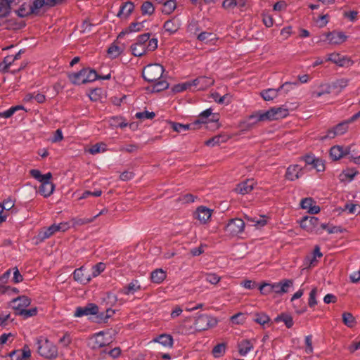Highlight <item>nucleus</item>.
<instances>
[{
	"label": "nucleus",
	"mask_w": 360,
	"mask_h": 360,
	"mask_svg": "<svg viewBox=\"0 0 360 360\" xmlns=\"http://www.w3.org/2000/svg\"><path fill=\"white\" fill-rule=\"evenodd\" d=\"M166 278V272L162 269H157L151 273L150 278L153 283H160Z\"/></svg>",
	"instance_id": "32"
},
{
	"label": "nucleus",
	"mask_w": 360,
	"mask_h": 360,
	"mask_svg": "<svg viewBox=\"0 0 360 360\" xmlns=\"http://www.w3.org/2000/svg\"><path fill=\"white\" fill-rule=\"evenodd\" d=\"M68 78L73 84L81 85L96 81L98 75L93 69L83 68L77 72L69 74Z\"/></svg>",
	"instance_id": "7"
},
{
	"label": "nucleus",
	"mask_w": 360,
	"mask_h": 360,
	"mask_svg": "<svg viewBox=\"0 0 360 360\" xmlns=\"http://www.w3.org/2000/svg\"><path fill=\"white\" fill-rule=\"evenodd\" d=\"M192 86H193V81H188L174 85L172 87V91L175 93H179L185 90L189 89Z\"/></svg>",
	"instance_id": "43"
},
{
	"label": "nucleus",
	"mask_w": 360,
	"mask_h": 360,
	"mask_svg": "<svg viewBox=\"0 0 360 360\" xmlns=\"http://www.w3.org/2000/svg\"><path fill=\"white\" fill-rule=\"evenodd\" d=\"M141 12L143 15H152L155 11L153 4L148 1H144L141 7Z\"/></svg>",
	"instance_id": "45"
},
{
	"label": "nucleus",
	"mask_w": 360,
	"mask_h": 360,
	"mask_svg": "<svg viewBox=\"0 0 360 360\" xmlns=\"http://www.w3.org/2000/svg\"><path fill=\"white\" fill-rule=\"evenodd\" d=\"M37 352L46 359H54L58 355L56 346L49 340L42 337L39 338L37 342Z\"/></svg>",
	"instance_id": "8"
},
{
	"label": "nucleus",
	"mask_w": 360,
	"mask_h": 360,
	"mask_svg": "<svg viewBox=\"0 0 360 360\" xmlns=\"http://www.w3.org/2000/svg\"><path fill=\"white\" fill-rule=\"evenodd\" d=\"M11 307L15 311L17 315L26 307L30 305L31 300L25 295L19 296L11 300Z\"/></svg>",
	"instance_id": "14"
},
{
	"label": "nucleus",
	"mask_w": 360,
	"mask_h": 360,
	"mask_svg": "<svg viewBox=\"0 0 360 360\" xmlns=\"http://www.w3.org/2000/svg\"><path fill=\"white\" fill-rule=\"evenodd\" d=\"M326 39L328 43L332 45H339L345 42L347 39V36L341 32H331L326 34Z\"/></svg>",
	"instance_id": "19"
},
{
	"label": "nucleus",
	"mask_w": 360,
	"mask_h": 360,
	"mask_svg": "<svg viewBox=\"0 0 360 360\" xmlns=\"http://www.w3.org/2000/svg\"><path fill=\"white\" fill-rule=\"evenodd\" d=\"M212 214V210L205 206L198 207L194 212V217L198 219L200 224H207Z\"/></svg>",
	"instance_id": "15"
},
{
	"label": "nucleus",
	"mask_w": 360,
	"mask_h": 360,
	"mask_svg": "<svg viewBox=\"0 0 360 360\" xmlns=\"http://www.w3.org/2000/svg\"><path fill=\"white\" fill-rule=\"evenodd\" d=\"M30 173L33 178L41 183L39 193L44 198L49 197L55 190V185L50 181L52 177L51 173L42 174L38 169H31Z\"/></svg>",
	"instance_id": "5"
},
{
	"label": "nucleus",
	"mask_w": 360,
	"mask_h": 360,
	"mask_svg": "<svg viewBox=\"0 0 360 360\" xmlns=\"http://www.w3.org/2000/svg\"><path fill=\"white\" fill-rule=\"evenodd\" d=\"M226 351V345L224 343L217 345L212 349L213 356L215 358L221 357Z\"/></svg>",
	"instance_id": "48"
},
{
	"label": "nucleus",
	"mask_w": 360,
	"mask_h": 360,
	"mask_svg": "<svg viewBox=\"0 0 360 360\" xmlns=\"http://www.w3.org/2000/svg\"><path fill=\"white\" fill-rule=\"evenodd\" d=\"M141 290L139 281L134 280L119 290V293L124 295H132Z\"/></svg>",
	"instance_id": "24"
},
{
	"label": "nucleus",
	"mask_w": 360,
	"mask_h": 360,
	"mask_svg": "<svg viewBox=\"0 0 360 360\" xmlns=\"http://www.w3.org/2000/svg\"><path fill=\"white\" fill-rule=\"evenodd\" d=\"M176 8V0H168L162 7V12L165 15H170Z\"/></svg>",
	"instance_id": "40"
},
{
	"label": "nucleus",
	"mask_w": 360,
	"mask_h": 360,
	"mask_svg": "<svg viewBox=\"0 0 360 360\" xmlns=\"http://www.w3.org/2000/svg\"><path fill=\"white\" fill-rule=\"evenodd\" d=\"M350 152L349 147L335 146L330 148V155L333 160H338L348 155Z\"/></svg>",
	"instance_id": "20"
},
{
	"label": "nucleus",
	"mask_w": 360,
	"mask_h": 360,
	"mask_svg": "<svg viewBox=\"0 0 360 360\" xmlns=\"http://www.w3.org/2000/svg\"><path fill=\"white\" fill-rule=\"evenodd\" d=\"M326 230L330 234L340 232V229L338 226H328L326 224H321V231Z\"/></svg>",
	"instance_id": "59"
},
{
	"label": "nucleus",
	"mask_w": 360,
	"mask_h": 360,
	"mask_svg": "<svg viewBox=\"0 0 360 360\" xmlns=\"http://www.w3.org/2000/svg\"><path fill=\"white\" fill-rule=\"evenodd\" d=\"M219 120V114L214 113L212 108H207L200 113L199 119L192 124H182L180 123L173 122L172 124V127L174 131L181 132L189 129L192 125H197L200 123L214 122L217 125V127L218 128L219 124L217 122Z\"/></svg>",
	"instance_id": "4"
},
{
	"label": "nucleus",
	"mask_w": 360,
	"mask_h": 360,
	"mask_svg": "<svg viewBox=\"0 0 360 360\" xmlns=\"http://www.w3.org/2000/svg\"><path fill=\"white\" fill-rule=\"evenodd\" d=\"M44 5H47L46 0H35L30 6L33 13H37Z\"/></svg>",
	"instance_id": "50"
},
{
	"label": "nucleus",
	"mask_w": 360,
	"mask_h": 360,
	"mask_svg": "<svg viewBox=\"0 0 360 360\" xmlns=\"http://www.w3.org/2000/svg\"><path fill=\"white\" fill-rule=\"evenodd\" d=\"M303 175V168L299 165H290L285 172L286 179L293 181Z\"/></svg>",
	"instance_id": "18"
},
{
	"label": "nucleus",
	"mask_w": 360,
	"mask_h": 360,
	"mask_svg": "<svg viewBox=\"0 0 360 360\" xmlns=\"http://www.w3.org/2000/svg\"><path fill=\"white\" fill-rule=\"evenodd\" d=\"M212 98L215 102L219 104H228L230 103L229 96L228 94H226L223 96H219V95L216 93L212 94Z\"/></svg>",
	"instance_id": "53"
},
{
	"label": "nucleus",
	"mask_w": 360,
	"mask_h": 360,
	"mask_svg": "<svg viewBox=\"0 0 360 360\" xmlns=\"http://www.w3.org/2000/svg\"><path fill=\"white\" fill-rule=\"evenodd\" d=\"M193 86L198 87V89L202 90L214 84L213 79L206 77H199L193 80Z\"/></svg>",
	"instance_id": "27"
},
{
	"label": "nucleus",
	"mask_w": 360,
	"mask_h": 360,
	"mask_svg": "<svg viewBox=\"0 0 360 360\" xmlns=\"http://www.w3.org/2000/svg\"><path fill=\"white\" fill-rule=\"evenodd\" d=\"M300 226L309 233H321V224L317 217H304L300 222Z\"/></svg>",
	"instance_id": "11"
},
{
	"label": "nucleus",
	"mask_w": 360,
	"mask_h": 360,
	"mask_svg": "<svg viewBox=\"0 0 360 360\" xmlns=\"http://www.w3.org/2000/svg\"><path fill=\"white\" fill-rule=\"evenodd\" d=\"M305 352L307 354H311L313 352L314 348L312 346V336L311 335H307L305 337Z\"/></svg>",
	"instance_id": "62"
},
{
	"label": "nucleus",
	"mask_w": 360,
	"mask_h": 360,
	"mask_svg": "<svg viewBox=\"0 0 360 360\" xmlns=\"http://www.w3.org/2000/svg\"><path fill=\"white\" fill-rule=\"evenodd\" d=\"M229 136L227 134H219L206 141L205 145L207 146L213 147L226 142L229 140Z\"/></svg>",
	"instance_id": "29"
},
{
	"label": "nucleus",
	"mask_w": 360,
	"mask_h": 360,
	"mask_svg": "<svg viewBox=\"0 0 360 360\" xmlns=\"http://www.w3.org/2000/svg\"><path fill=\"white\" fill-rule=\"evenodd\" d=\"M255 181L253 179H248L240 184H238L235 188L237 193L245 195L251 192L255 187Z\"/></svg>",
	"instance_id": "23"
},
{
	"label": "nucleus",
	"mask_w": 360,
	"mask_h": 360,
	"mask_svg": "<svg viewBox=\"0 0 360 360\" xmlns=\"http://www.w3.org/2000/svg\"><path fill=\"white\" fill-rule=\"evenodd\" d=\"M300 207L307 210L310 214H318L320 212V207L316 205L315 202L311 198L302 199L300 202Z\"/></svg>",
	"instance_id": "21"
},
{
	"label": "nucleus",
	"mask_w": 360,
	"mask_h": 360,
	"mask_svg": "<svg viewBox=\"0 0 360 360\" xmlns=\"http://www.w3.org/2000/svg\"><path fill=\"white\" fill-rule=\"evenodd\" d=\"M299 83L297 82H286L280 86L278 89H280V91H283L285 94H288L290 91H292L295 86H297Z\"/></svg>",
	"instance_id": "49"
},
{
	"label": "nucleus",
	"mask_w": 360,
	"mask_h": 360,
	"mask_svg": "<svg viewBox=\"0 0 360 360\" xmlns=\"http://www.w3.org/2000/svg\"><path fill=\"white\" fill-rule=\"evenodd\" d=\"M12 0H0V17H5L11 11Z\"/></svg>",
	"instance_id": "36"
},
{
	"label": "nucleus",
	"mask_w": 360,
	"mask_h": 360,
	"mask_svg": "<svg viewBox=\"0 0 360 360\" xmlns=\"http://www.w3.org/2000/svg\"><path fill=\"white\" fill-rule=\"evenodd\" d=\"M180 25V20L176 17H174L165 22L164 29L169 34H174L179 29Z\"/></svg>",
	"instance_id": "28"
},
{
	"label": "nucleus",
	"mask_w": 360,
	"mask_h": 360,
	"mask_svg": "<svg viewBox=\"0 0 360 360\" xmlns=\"http://www.w3.org/2000/svg\"><path fill=\"white\" fill-rule=\"evenodd\" d=\"M139 147L135 144L123 145L120 146L118 150L126 153H135L138 150Z\"/></svg>",
	"instance_id": "55"
},
{
	"label": "nucleus",
	"mask_w": 360,
	"mask_h": 360,
	"mask_svg": "<svg viewBox=\"0 0 360 360\" xmlns=\"http://www.w3.org/2000/svg\"><path fill=\"white\" fill-rule=\"evenodd\" d=\"M279 91L280 89H267L262 91L260 95L264 101H270L278 96Z\"/></svg>",
	"instance_id": "30"
},
{
	"label": "nucleus",
	"mask_w": 360,
	"mask_h": 360,
	"mask_svg": "<svg viewBox=\"0 0 360 360\" xmlns=\"http://www.w3.org/2000/svg\"><path fill=\"white\" fill-rule=\"evenodd\" d=\"M231 321L235 324H242L244 322V315L243 313H237L231 317Z\"/></svg>",
	"instance_id": "64"
},
{
	"label": "nucleus",
	"mask_w": 360,
	"mask_h": 360,
	"mask_svg": "<svg viewBox=\"0 0 360 360\" xmlns=\"http://www.w3.org/2000/svg\"><path fill=\"white\" fill-rule=\"evenodd\" d=\"M94 221V218H72L70 223L72 226H82L91 223Z\"/></svg>",
	"instance_id": "47"
},
{
	"label": "nucleus",
	"mask_w": 360,
	"mask_h": 360,
	"mask_svg": "<svg viewBox=\"0 0 360 360\" xmlns=\"http://www.w3.org/2000/svg\"><path fill=\"white\" fill-rule=\"evenodd\" d=\"M108 54L110 56L111 58H116L121 53V49L119 46L115 45H112L109 47L108 50Z\"/></svg>",
	"instance_id": "61"
},
{
	"label": "nucleus",
	"mask_w": 360,
	"mask_h": 360,
	"mask_svg": "<svg viewBox=\"0 0 360 360\" xmlns=\"http://www.w3.org/2000/svg\"><path fill=\"white\" fill-rule=\"evenodd\" d=\"M164 72L163 67L160 64H150L143 68V77L149 82H156L154 89L157 91L166 89L169 84L161 79Z\"/></svg>",
	"instance_id": "1"
},
{
	"label": "nucleus",
	"mask_w": 360,
	"mask_h": 360,
	"mask_svg": "<svg viewBox=\"0 0 360 360\" xmlns=\"http://www.w3.org/2000/svg\"><path fill=\"white\" fill-rule=\"evenodd\" d=\"M57 232L56 231L55 224H52L48 228H44L41 229L35 237L37 243H41L45 239L51 237L53 233Z\"/></svg>",
	"instance_id": "26"
},
{
	"label": "nucleus",
	"mask_w": 360,
	"mask_h": 360,
	"mask_svg": "<svg viewBox=\"0 0 360 360\" xmlns=\"http://www.w3.org/2000/svg\"><path fill=\"white\" fill-rule=\"evenodd\" d=\"M254 321L260 325H264L270 321V319L266 314L261 313L255 314Z\"/></svg>",
	"instance_id": "54"
},
{
	"label": "nucleus",
	"mask_w": 360,
	"mask_h": 360,
	"mask_svg": "<svg viewBox=\"0 0 360 360\" xmlns=\"http://www.w3.org/2000/svg\"><path fill=\"white\" fill-rule=\"evenodd\" d=\"M107 151V146L103 142L97 143L89 148L88 152L91 155L105 153Z\"/></svg>",
	"instance_id": "37"
},
{
	"label": "nucleus",
	"mask_w": 360,
	"mask_h": 360,
	"mask_svg": "<svg viewBox=\"0 0 360 360\" xmlns=\"http://www.w3.org/2000/svg\"><path fill=\"white\" fill-rule=\"evenodd\" d=\"M276 322L283 321L288 328L292 327L294 322L292 317L288 314H281L275 319Z\"/></svg>",
	"instance_id": "38"
},
{
	"label": "nucleus",
	"mask_w": 360,
	"mask_h": 360,
	"mask_svg": "<svg viewBox=\"0 0 360 360\" xmlns=\"http://www.w3.org/2000/svg\"><path fill=\"white\" fill-rule=\"evenodd\" d=\"M342 321L349 328H352L355 324V319L351 313L345 312L342 314Z\"/></svg>",
	"instance_id": "46"
},
{
	"label": "nucleus",
	"mask_w": 360,
	"mask_h": 360,
	"mask_svg": "<svg viewBox=\"0 0 360 360\" xmlns=\"http://www.w3.org/2000/svg\"><path fill=\"white\" fill-rule=\"evenodd\" d=\"M288 110L283 107L271 108L266 111H257L248 117L250 124L259 122L272 121L285 118L288 115Z\"/></svg>",
	"instance_id": "3"
},
{
	"label": "nucleus",
	"mask_w": 360,
	"mask_h": 360,
	"mask_svg": "<svg viewBox=\"0 0 360 360\" xmlns=\"http://www.w3.org/2000/svg\"><path fill=\"white\" fill-rule=\"evenodd\" d=\"M37 314V309L36 307L31 308L30 309H23L22 311L19 312L20 316H22L24 319H27L29 317L34 316Z\"/></svg>",
	"instance_id": "56"
},
{
	"label": "nucleus",
	"mask_w": 360,
	"mask_h": 360,
	"mask_svg": "<svg viewBox=\"0 0 360 360\" xmlns=\"http://www.w3.org/2000/svg\"><path fill=\"white\" fill-rule=\"evenodd\" d=\"M143 23L144 22H135L131 23L124 31L120 32L119 37H121L125 34L141 31L144 27Z\"/></svg>",
	"instance_id": "33"
},
{
	"label": "nucleus",
	"mask_w": 360,
	"mask_h": 360,
	"mask_svg": "<svg viewBox=\"0 0 360 360\" xmlns=\"http://www.w3.org/2000/svg\"><path fill=\"white\" fill-rule=\"evenodd\" d=\"M155 342H159L164 347H172L173 345V338L170 335L162 334L153 340Z\"/></svg>",
	"instance_id": "31"
},
{
	"label": "nucleus",
	"mask_w": 360,
	"mask_h": 360,
	"mask_svg": "<svg viewBox=\"0 0 360 360\" xmlns=\"http://www.w3.org/2000/svg\"><path fill=\"white\" fill-rule=\"evenodd\" d=\"M328 60H330L339 66H343L345 64L346 59L338 53H333L328 55Z\"/></svg>",
	"instance_id": "41"
},
{
	"label": "nucleus",
	"mask_w": 360,
	"mask_h": 360,
	"mask_svg": "<svg viewBox=\"0 0 360 360\" xmlns=\"http://www.w3.org/2000/svg\"><path fill=\"white\" fill-rule=\"evenodd\" d=\"M14 201L8 198L0 204V223L5 221L7 219V212L10 211L14 206Z\"/></svg>",
	"instance_id": "25"
},
{
	"label": "nucleus",
	"mask_w": 360,
	"mask_h": 360,
	"mask_svg": "<svg viewBox=\"0 0 360 360\" xmlns=\"http://www.w3.org/2000/svg\"><path fill=\"white\" fill-rule=\"evenodd\" d=\"M330 93V87L328 84H322L320 89L315 90L311 93V98L314 99L319 98L324 95H328Z\"/></svg>",
	"instance_id": "34"
},
{
	"label": "nucleus",
	"mask_w": 360,
	"mask_h": 360,
	"mask_svg": "<svg viewBox=\"0 0 360 360\" xmlns=\"http://www.w3.org/2000/svg\"><path fill=\"white\" fill-rule=\"evenodd\" d=\"M317 294H318V289L316 288H314L309 293L308 304L310 307H314V306H316L317 304V303H318L317 300H316Z\"/></svg>",
	"instance_id": "52"
},
{
	"label": "nucleus",
	"mask_w": 360,
	"mask_h": 360,
	"mask_svg": "<svg viewBox=\"0 0 360 360\" xmlns=\"http://www.w3.org/2000/svg\"><path fill=\"white\" fill-rule=\"evenodd\" d=\"M218 321L216 318L207 316L206 314H201L195 320V326L198 330H205L209 328H212L217 326Z\"/></svg>",
	"instance_id": "12"
},
{
	"label": "nucleus",
	"mask_w": 360,
	"mask_h": 360,
	"mask_svg": "<svg viewBox=\"0 0 360 360\" xmlns=\"http://www.w3.org/2000/svg\"><path fill=\"white\" fill-rule=\"evenodd\" d=\"M134 9V4L131 1L124 3L120 8L117 16L122 20H127Z\"/></svg>",
	"instance_id": "22"
},
{
	"label": "nucleus",
	"mask_w": 360,
	"mask_h": 360,
	"mask_svg": "<svg viewBox=\"0 0 360 360\" xmlns=\"http://www.w3.org/2000/svg\"><path fill=\"white\" fill-rule=\"evenodd\" d=\"M253 348L252 344L247 340L241 341L238 345V351L241 356H245Z\"/></svg>",
	"instance_id": "35"
},
{
	"label": "nucleus",
	"mask_w": 360,
	"mask_h": 360,
	"mask_svg": "<svg viewBox=\"0 0 360 360\" xmlns=\"http://www.w3.org/2000/svg\"><path fill=\"white\" fill-rule=\"evenodd\" d=\"M16 14L21 18H24L30 13H33L31 6L29 4H23L15 11Z\"/></svg>",
	"instance_id": "42"
},
{
	"label": "nucleus",
	"mask_w": 360,
	"mask_h": 360,
	"mask_svg": "<svg viewBox=\"0 0 360 360\" xmlns=\"http://www.w3.org/2000/svg\"><path fill=\"white\" fill-rule=\"evenodd\" d=\"M293 285L292 280L290 279H284L281 281L280 282L276 283H266L264 282L260 284L259 287V290L261 294L264 295H269L271 292H275L276 294L283 295L289 291L290 288H291Z\"/></svg>",
	"instance_id": "6"
},
{
	"label": "nucleus",
	"mask_w": 360,
	"mask_h": 360,
	"mask_svg": "<svg viewBox=\"0 0 360 360\" xmlns=\"http://www.w3.org/2000/svg\"><path fill=\"white\" fill-rule=\"evenodd\" d=\"M155 113L153 112H148V111H143V112H136L135 115V117L140 120H150L153 119L155 117Z\"/></svg>",
	"instance_id": "57"
},
{
	"label": "nucleus",
	"mask_w": 360,
	"mask_h": 360,
	"mask_svg": "<svg viewBox=\"0 0 360 360\" xmlns=\"http://www.w3.org/2000/svg\"><path fill=\"white\" fill-rule=\"evenodd\" d=\"M206 281L211 284H217L220 280L221 277L214 273H208L206 274Z\"/></svg>",
	"instance_id": "58"
},
{
	"label": "nucleus",
	"mask_w": 360,
	"mask_h": 360,
	"mask_svg": "<svg viewBox=\"0 0 360 360\" xmlns=\"http://www.w3.org/2000/svg\"><path fill=\"white\" fill-rule=\"evenodd\" d=\"M357 174L355 169H347L340 174V179L341 181H351Z\"/></svg>",
	"instance_id": "39"
},
{
	"label": "nucleus",
	"mask_w": 360,
	"mask_h": 360,
	"mask_svg": "<svg viewBox=\"0 0 360 360\" xmlns=\"http://www.w3.org/2000/svg\"><path fill=\"white\" fill-rule=\"evenodd\" d=\"M14 61L13 56H8L5 57L3 62L0 64V69L2 71H7Z\"/></svg>",
	"instance_id": "51"
},
{
	"label": "nucleus",
	"mask_w": 360,
	"mask_h": 360,
	"mask_svg": "<svg viewBox=\"0 0 360 360\" xmlns=\"http://www.w3.org/2000/svg\"><path fill=\"white\" fill-rule=\"evenodd\" d=\"M149 33L138 36L136 41L131 46L132 54L134 56H142L147 52L153 51L158 48V39L150 38Z\"/></svg>",
	"instance_id": "2"
},
{
	"label": "nucleus",
	"mask_w": 360,
	"mask_h": 360,
	"mask_svg": "<svg viewBox=\"0 0 360 360\" xmlns=\"http://www.w3.org/2000/svg\"><path fill=\"white\" fill-rule=\"evenodd\" d=\"M245 229V222L239 218L229 221L224 227V231L229 236H237L243 233Z\"/></svg>",
	"instance_id": "10"
},
{
	"label": "nucleus",
	"mask_w": 360,
	"mask_h": 360,
	"mask_svg": "<svg viewBox=\"0 0 360 360\" xmlns=\"http://www.w3.org/2000/svg\"><path fill=\"white\" fill-rule=\"evenodd\" d=\"M73 278L75 281L82 285H86L91 281V274L86 271L84 266L76 269L73 272Z\"/></svg>",
	"instance_id": "16"
},
{
	"label": "nucleus",
	"mask_w": 360,
	"mask_h": 360,
	"mask_svg": "<svg viewBox=\"0 0 360 360\" xmlns=\"http://www.w3.org/2000/svg\"><path fill=\"white\" fill-rule=\"evenodd\" d=\"M222 7L228 11H233L236 7V0H224Z\"/></svg>",
	"instance_id": "60"
},
{
	"label": "nucleus",
	"mask_w": 360,
	"mask_h": 360,
	"mask_svg": "<svg viewBox=\"0 0 360 360\" xmlns=\"http://www.w3.org/2000/svg\"><path fill=\"white\" fill-rule=\"evenodd\" d=\"M110 342V338L105 337L104 332L100 331L89 338L88 346L93 350H97L108 345Z\"/></svg>",
	"instance_id": "9"
},
{
	"label": "nucleus",
	"mask_w": 360,
	"mask_h": 360,
	"mask_svg": "<svg viewBox=\"0 0 360 360\" xmlns=\"http://www.w3.org/2000/svg\"><path fill=\"white\" fill-rule=\"evenodd\" d=\"M98 312V306L95 304L89 303L85 307L76 308L74 315L75 317H82L88 315H95Z\"/></svg>",
	"instance_id": "17"
},
{
	"label": "nucleus",
	"mask_w": 360,
	"mask_h": 360,
	"mask_svg": "<svg viewBox=\"0 0 360 360\" xmlns=\"http://www.w3.org/2000/svg\"><path fill=\"white\" fill-rule=\"evenodd\" d=\"M348 82L349 80L347 79H340L337 80L335 82H334L333 86L335 89H339L340 90H342L348 85Z\"/></svg>",
	"instance_id": "63"
},
{
	"label": "nucleus",
	"mask_w": 360,
	"mask_h": 360,
	"mask_svg": "<svg viewBox=\"0 0 360 360\" xmlns=\"http://www.w3.org/2000/svg\"><path fill=\"white\" fill-rule=\"evenodd\" d=\"M105 264L103 262H99L93 266L91 269V273L90 274L91 279L100 275L105 270Z\"/></svg>",
	"instance_id": "44"
},
{
	"label": "nucleus",
	"mask_w": 360,
	"mask_h": 360,
	"mask_svg": "<svg viewBox=\"0 0 360 360\" xmlns=\"http://www.w3.org/2000/svg\"><path fill=\"white\" fill-rule=\"evenodd\" d=\"M353 121L348 120L344 121L337 124L334 128L328 130L327 134L323 139H333L337 136H341L345 134L349 128V124Z\"/></svg>",
	"instance_id": "13"
}]
</instances>
